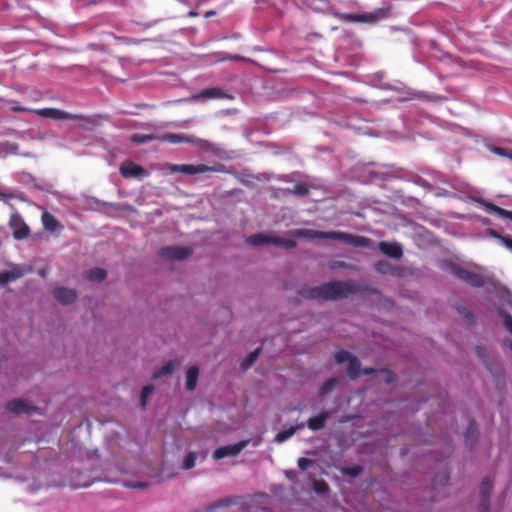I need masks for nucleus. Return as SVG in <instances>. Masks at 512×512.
<instances>
[{
	"instance_id": "12",
	"label": "nucleus",
	"mask_w": 512,
	"mask_h": 512,
	"mask_svg": "<svg viewBox=\"0 0 512 512\" xmlns=\"http://www.w3.org/2000/svg\"><path fill=\"white\" fill-rule=\"evenodd\" d=\"M72 117H70L69 120H76L78 121L77 127L80 129H84L87 131L93 130L95 127H97L100 122V116L94 115V116H85V115H78V114H71Z\"/></svg>"
},
{
	"instance_id": "16",
	"label": "nucleus",
	"mask_w": 512,
	"mask_h": 512,
	"mask_svg": "<svg viewBox=\"0 0 512 512\" xmlns=\"http://www.w3.org/2000/svg\"><path fill=\"white\" fill-rule=\"evenodd\" d=\"M379 249L390 258L399 259L403 255L402 247L397 243L382 241L379 243Z\"/></svg>"
},
{
	"instance_id": "37",
	"label": "nucleus",
	"mask_w": 512,
	"mask_h": 512,
	"mask_svg": "<svg viewBox=\"0 0 512 512\" xmlns=\"http://www.w3.org/2000/svg\"><path fill=\"white\" fill-rule=\"evenodd\" d=\"M197 459V453L196 452H189L182 464V469L184 470H190L195 466V462Z\"/></svg>"
},
{
	"instance_id": "13",
	"label": "nucleus",
	"mask_w": 512,
	"mask_h": 512,
	"mask_svg": "<svg viewBox=\"0 0 512 512\" xmlns=\"http://www.w3.org/2000/svg\"><path fill=\"white\" fill-rule=\"evenodd\" d=\"M492 491V483L489 478L483 479L480 484L481 501L479 505V512H489V496Z\"/></svg>"
},
{
	"instance_id": "1",
	"label": "nucleus",
	"mask_w": 512,
	"mask_h": 512,
	"mask_svg": "<svg viewBox=\"0 0 512 512\" xmlns=\"http://www.w3.org/2000/svg\"><path fill=\"white\" fill-rule=\"evenodd\" d=\"M359 291L353 281H332L320 286L304 289L301 296L313 300H339Z\"/></svg>"
},
{
	"instance_id": "11",
	"label": "nucleus",
	"mask_w": 512,
	"mask_h": 512,
	"mask_svg": "<svg viewBox=\"0 0 512 512\" xmlns=\"http://www.w3.org/2000/svg\"><path fill=\"white\" fill-rule=\"evenodd\" d=\"M120 173L124 178H143L148 176V172L141 166L126 161L120 166Z\"/></svg>"
},
{
	"instance_id": "52",
	"label": "nucleus",
	"mask_w": 512,
	"mask_h": 512,
	"mask_svg": "<svg viewBox=\"0 0 512 512\" xmlns=\"http://www.w3.org/2000/svg\"><path fill=\"white\" fill-rule=\"evenodd\" d=\"M338 266H339V267H344V266H346V264H345L344 262H339V263H338Z\"/></svg>"
},
{
	"instance_id": "47",
	"label": "nucleus",
	"mask_w": 512,
	"mask_h": 512,
	"mask_svg": "<svg viewBox=\"0 0 512 512\" xmlns=\"http://www.w3.org/2000/svg\"><path fill=\"white\" fill-rule=\"evenodd\" d=\"M376 372H378V370H376L374 368H365L363 370V373L366 374V375H373Z\"/></svg>"
},
{
	"instance_id": "49",
	"label": "nucleus",
	"mask_w": 512,
	"mask_h": 512,
	"mask_svg": "<svg viewBox=\"0 0 512 512\" xmlns=\"http://www.w3.org/2000/svg\"><path fill=\"white\" fill-rule=\"evenodd\" d=\"M12 110L14 112H23V111H26V109L24 107H21L19 105H15V106H12Z\"/></svg>"
},
{
	"instance_id": "34",
	"label": "nucleus",
	"mask_w": 512,
	"mask_h": 512,
	"mask_svg": "<svg viewBox=\"0 0 512 512\" xmlns=\"http://www.w3.org/2000/svg\"><path fill=\"white\" fill-rule=\"evenodd\" d=\"M153 140H158V136L151 134H133L131 136V141L137 144H144Z\"/></svg>"
},
{
	"instance_id": "3",
	"label": "nucleus",
	"mask_w": 512,
	"mask_h": 512,
	"mask_svg": "<svg viewBox=\"0 0 512 512\" xmlns=\"http://www.w3.org/2000/svg\"><path fill=\"white\" fill-rule=\"evenodd\" d=\"M391 16V5L387 4L384 7L377 8L372 12L367 13H346L341 16V19L347 22L355 23H369L374 24L381 20L387 19Z\"/></svg>"
},
{
	"instance_id": "21",
	"label": "nucleus",
	"mask_w": 512,
	"mask_h": 512,
	"mask_svg": "<svg viewBox=\"0 0 512 512\" xmlns=\"http://www.w3.org/2000/svg\"><path fill=\"white\" fill-rule=\"evenodd\" d=\"M199 369L197 366H191L186 373V388L193 391L197 385Z\"/></svg>"
},
{
	"instance_id": "5",
	"label": "nucleus",
	"mask_w": 512,
	"mask_h": 512,
	"mask_svg": "<svg viewBox=\"0 0 512 512\" xmlns=\"http://www.w3.org/2000/svg\"><path fill=\"white\" fill-rule=\"evenodd\" d=\"M450 272L462 280L463 282L469 284L472 287L480 288L485 284L484 277L476 272L467 270L457 264L450 263L449 264Z\"/></svg>"
},
{
	"instance_id": "51",
	"label": "nucleus",
	"mask_w": 512,
	"mask_h": 512,
	"mask_svg": "<svg viewBox=\"0 0 512 512\" xmlns=\"http://www.w3.org/2000/svg\"><path fill=\"white\" fill-rule=\"evenodd\" d=\"M188 16H189V17H196V16H198V13H197V12H195V11H189V12H188Z\"/></svg>"
},
{
	"instance_id": "10",
	"label": "nucleus",
	"mask_w": 512,
	"mask_h": 512,
	"mask_svg": "<svg viewBox=\"0 0 512 512\" xmlns=\"http://www.w3.org/2000/svg\"><path fill=\"white\" fill-rule=\"evenodd\" d=\"M248 445L247 440H242L233 445H226L217 448L213 453V458L215 460H220L225 457L236 456L238 455L246 446Z\"/></svg>"
},
{
	"instance_id": "35",
	"label": "nucleus",
	"mask_w": 512,
	"mask_h": 512,
	"mask_svg": "<svg viewBox=\"0 0 512 512\" xmlns=\"http://www.w3.org/2000/svg\"><path fill=\"white\" fill-rule=\"evenodd\" d=\"M338 380L337 378H330L326 380L319 389V395L324 396L328 393H330L336 386Z\"/></svg>"
},
{
	"instance_id": "27",
	"label": "nucleus",
	"mask_w": 512,
	"mask_h": 512,
	"mask_svg": "<svg viewBox=\"0 0 512 512\" xmlns=\"http://www.w3.org/2000/svg\"><path fill=\"white\" fill-rule=\"evenodd\" d=\"M475 351H476V354L477 356L480 358V360L485 364V366L487 367V369L491 372V373H496V369L494 368V363H491L489 361V357H488V354H487V351L484 347L482 346H476L475 348Z\"/></svg>"
},
{
	"instance_id": "53",
	"label": "nucleus",
	"mask_w": 512,
	"mask_h": 512,
	"mask_svg": "<svg viewBox=\"0 0 512 512\" xmlns=\"http://www.w3.org/2000/svg\"><path fill=\"white\" fill-rule=\"evenodd\" d=\"M229 59H230V60H233V59H236V57H230Z\"/></svg>"
},
{
	"instance_id": "4",
	"label": "nucleus",
	"mask_w": 512,
	"mask_h": 512,
	"mask_svg": "<svg viewBox=\"0 0 512 512\" xmlns=\"http://www.w3.org/2000/svg\"><path fill=\"white\" fill-rule=\"evenodd\" d=\"M224 169V166L218 164L217 166H208L206 164H170L168 170L171 173H183L186 175H194L205 172H220Z\"/></svg>"
},
{
	"instance_id": "22",
	"label": "nucleus",
	"mask_w": 512,
	"mask_h": 512,
	"mask_svg": "<svg viewBox=\"0 0 512 512\" xmlns=\"http://www.w3.org/2000/svg\"><path fill=\"white\" fill-rule=\"evenodd\" d=\"M304 427V423L297 424L295 426H291L288 429L279 431L275 436V442L282 443L292 437L298 429Z\"/></svg>"
},
{
	"instance_id": "20",
	"label": "nucleus",
	"mask_w": 512,
	"mask_h": 512,
	"mask_svg": "<svg viewBox=\"0 0 512 512\" xmlns=\"http://www.w3.org/2000/svg\"><path fill=\"white\" fill-rule=\"evenodd\" d=\"M42 223L44 228L50 232H55L61 228L59 221L49 212H44L42 214Z\"/></svg>"
},
{
	"instance_id": "32",
	"label": "nucleus",
	"mask_w": 512,
	"mask_h": 512,
	"mask_svg": "<svg viewBox=\"0 0 512 512\" xmlns=\"http://www.w3.org/2000/svg\"><path fill=\"white\" fill-rule=\"evenodd\" d=\"M222 95V90L220 88H208L202 90L199 94L195 96V99H214L219 98Z\"/></svg>"
},
{
	"instance_id": "45",
	"label": "nucleus",
	"mask_w": 512,
	"mask_h": 512,
	"mask_svg": "<svg viewBox=\"0 0 512 512\" xmlns=\"http://www.w3.org/2000/svg\"><path fill=\"white\" fill-rule=\"evenodd\" d=\"M125 486L127 488L136 489V488H145L147 486V484L144 482H127V483H125Z\"/></svg>"
},
{
	"instance_id": "46",
	"label": "nucleus",
	"mask_w": 512,
	"mask_h": 512,
	"mask_svg": "<svg viewBox=\"0 0 512 512\" xmlns=\"http://www.w3.org/2000/svg\"><path fill=\"white\" fill-rule=\"evenodd\" d=\"M381 372H385L387 374V378H386V382L387 383H392L396 380V374L391 372V371H388V370H381Z\"/></svg>"
},
{
	"instance_id": "25",
	"label": "nucleus",
	"mask_w": 512,
	"mask_h": 512,
	"mask_svg": "<svg viewBox=\"0 0 512 512\" xmlns=\"http://www.w3.org/2000/svg\"><path fill=\"white\" fill-rule=\"evenodd\" d=\"M301 3L316 12H324L328 7L327 0H301Z\"/></svg>"
},
{
	"instance_id": "42",
	"label": "nucleus",
	"mask_w": 512,
	"mask_h": 512,
	"mask_svg": "<svg viewBox=\"0 0 512 512\" xmlns=\"http://www.w3.org/2000/svg\"><path fill=\"white\" fill-rule=\"evenodd\" d=\"M459 314L467 320L469 324H472L474 321L473 314L466 307H457Z\"/></svg>"
},
{
	"instance_id": "2",
	"label": "nucleus",
	"mask_w": 512,
	"mask_h": 512,
	"mask_svg": "<svg viewBox=\"0 0 512 512\" xmlns=\"http://www.w3.org/2000/svg\"><path fill=\"white\" fill-rule=\"evenodd\" d=\"M299 235H311L313 237H317L320 239H331V240H337L345 242L349 245H352L354 247H369L372 243L371 239L359 236V235H353L346 232L341 231H313V230H304L300 231Z\"/></svg>"
},
{
	"instance_id": "24",
	"label": "nucleus",
	"mask_w": 512,
	"mask_h": 512,
	"mask_svg": "<svg viewBox=\"0 0 512 512\" xmlns=\"http://www.w3.org/2000/svg\"><path fill=\"white\" fill-rule=\"evenodd\" d=\"M283 194H292L300 197H305L309 194V187L306 183L300 182L294 185L292 189L287 188L283 190Z\"/></svg>"
},
{
	"instance_id": "18",
	"label": "nucleus",
	"mask_w": 512,
	"mask_h": 512,
	"mask_svg": "<svg viewBox=\"0 0 512 512\" xmlns=\"http://www.w3.org/2000/svg\"><path fill=\"white\" fill-rule=\"evenodd\" d=\"M330 417V412L324 411L316 416L307 420V427L312 431H318L325 427L327 420Z\"/></svg>"
},
{
	"instance_id": "6",
	"label": "nucleus",
	"mask_w": 512,
	"mask_h": 512,
	"mask_svg": "<svg viewBox=\"0 0 512 512\" xmlns=\"http://www.w3.org/2000/svg\"><path fill=\"white\" fill-rule=\"evenodd\" d=\"M247 243L254 245V246H260V245H267V244H274L277 246H283L285 248H294L296 246L295 241L290 239H283L280 237H273L268 236L262 233L254 234L250 236L247 239Z\"/></svg>"
},
{
	"instance_id": "43",
	"label": "nucleus",
	"mask_w": 512,
	"mask_h": 512,
	"mask_svg": "<svg viewBox=\"0 0 512 512\" xmlns=\"http://www.w3.org/2000/svg\"><path fill=\"white\" fill-rule=\"evenodd\" d=\"M313 463H314V462H313V460L308 459V458H304V457L299 458V459H298V462H297L298 467H299L301 470H306L307 468H309L310 466H312V465H313Z\"/></svg>"
},
{
	"instance_id": "39",
	"label": "nucleus",
	"mask_w": 512,
	"mask_h": 512,
	"mask_svg": "<svg viewBox=\"0 0 512 512\" xmlns=\"http://www.w3.org/2000/svg\"><path fill=\"white\" fill-rule=\"evenodd\" d=\"M153 389L154 388L152 385H146L142 388V391H141V406H142V408H145V406L147 404V399L152 394Z\"/></svg>"
},
{
	"instance_id": "50",
	"label": "nucleus",
	"mask_w": 512,
	"mask_h": 512,
	"mask_svg": "<svg viewBox=\"0 0 512 512\" xmlns=\"http://www.w3.org/2000/svg\"><path fill=\"white\" fill-rule=\"evenodd\" d=\"M213 15H215V12H214V11H212V10H211V11H207V12L204 14V16H205L206 18L211 17V16H213Z\"/></svg>"
},
{
	"instance_id": "15",
	"label": "nucleus",
	"mask_w": 512,
	"mask_h": 512,
	"mask_svg": "<svg viewBox=\"0 0 512 512\" xmlns=\"http://www.w3.org/2000/svg\"><path fill=\"white\" fill-rule=\"evenodd\" d=\"M7 409L15 414H31L36 410V407L30 405L27 401L22 399L12 400L7 403Z\"/></svg>"
},
{
	"instance_id": "14",
	"label": "nucleus",
	"mask_w": 512,
	"mask_h": 512,
	"mask_svg": "<svg viewBox=\"0 0 512 512\" xmlns=\"http://www.w3.org/2000/svg\"><path fill=\"white\" fill-rule=\"evenodd\" d=\"M53 296L59 303L68 305L75 301L77 294L73 289L58 287L54 289Z\"/></svg>"
},
{
	"instance_id": "17",
	"label": "nucleus",
	"mask_w": 512,
	"mask_h": 512,
	"mask_svg": "<svg viewBox=\"0 0 512 512\" xmlns=\"http://www.w3.org/2000/svg\"><path fill=\"white\" fill-rule=\"evenodd\" d=\"M37 114L49 119L55 120H69L71 113L65 112L57 108H43L37 111Z\"/></svg>"
},
{
	"instance_id": "44",
	"label": "nucleus",
	"mask_w": 512,
	"mask_h": 512,
	"mask_svg": "<svg viewBox=\"0 0 512 512\" xmlns=\"http://www.w3.org/2000/svg\"><path fill=\"white\" fill-rule=\"evenodd\" d=\"M361 472L362 468L359 466L350 467L345 470V473L352 477H357L358 475L361 474Z\"/></svg>"
},
{
	"instance_id": "31",
	"label": "nucleus",
	"mask_w": 512,
	"mask_h": 512,
	"mask_svg": "<svg viewBox=\"0 0 512 512\" xmlns=\"http://www.w3.org/2000/svg\"><path fill=\"white\" fill-rule=\"evenodd\" d=\"M176 367V361L170 360L163 365L158 371L154 372L153 379H158L162 376L170 375L173 373Z\"/></svg>"
},
{
	"instance_id": "48",
	"label": "nucleus",
	"mask_w": 512,
	"mask_h": 512,
	"mask_svg": "<svg viewBox=\"0 0 512 512\" xmlns=\"http://www.w3.org/2000/svg\"><path fill=\"white\" fill-rule=\"evenodd\" d=\"M493 151L496 153V154H499V155H506L505 153V149L501 148V147H495L493 149Z\"/></svg>"
},
{
	"instance_id": "38",
	"label": "nucleus",
	"mask_w": 512,
	"mask_h": 512,
	"mask_svg": "<svg viewBox=\"0 0 512 512\" xmlns=\"http://www.w3.org/2000/svg\"><path fill=\"white\" fill-rule=\"evenodd\" d=\"M352 357L353 355L350 352L346 350H340L335 353L334 359L336 363L342 364L344 362H348Z\"/></svg>"
},
{
	"instance_id": "41",
	"label": "nucleus",
	"mask_w": 512,
	"mask_h": 512,
	"mask_svg": "<svg viewBox=\"0 0 512 512\" xmlns=\"http://www.w3.org/2000/svg\"><path fill=\"white\" fill-rule=\"evenodd\" d=\"M500 315L503 319V323L507 331H509L512 334V316L504 311L500 312Z\"/></svg>"
},
{
	"instance_id": "36",
	"label": "nucleus",
	"mask_w": 512,
	"mask_h": 512,
	"mask_svg": "<svg viewBox=\"0 0 512 512\" xmlns=\"http://www.w3.org/2000/svg\"><path fill=\"white\" fill-rule=\"evenodd\" d=\"M260 353V349H256L248 354V356L241 363V367L243 370H247L250 368L253 363L257 360Z\"/></svg>"
},
{
	"instance_id": "26",
	"label": "nucleus",
	"mask_w": 512,
	"mask_h": 512,
	"mask_svg": "<svg viewBox=\"0 0 512 512\" xmlns=\"http://www.w3.org/2000/svg\"><path fill=\"white\" fill-rule=\"evenodd\" d=\"M360 372H361L360 361L357 359V357H355L353 355V357L348 361V369H347L348 376L354 380V379L358 378Z\"/></svg>"
},
{
	"instance_id": "33",
	"label": "nucleus",
	"mask_w": 512,
	"mask_h": 512,
	"mask_svg": "<svg viewBox=\"0 0 512 512\" xmlns=\"http://www.w3.org/2000/svg\"><path fill=\"white\" fill-rule=\"evenodd\" d=\"M106 271L101 268H93L87 271V279L94 282H101L106 278Z\"/></svg>"
},
{
	"instance_id": "28",
	"label": "nucleus",
	"mask_w": 512,
	"mask_h": 512,
	"mask_svg": "<svg viewBox=\"0 0 512 512\" xmlns=\"http://www.w3.org/2000/svg\"><path fill=\"white\" fill-rule=\"evenodd\" d=\"M477 433H478V430H477L476 422L472 420L469 422V424L466 428L465 434H464L465 442L467 445L472 446L473 442L476 440Z\"/></svg>"
},
{
	"instance_id": "30",
	"label": "nucleus",
	"mask_w": 512,
	"mask_h": 512,
	"mask_svg": "<svg viewBox=\"0 0 512 512\" xmlns=\"http://www.w3.org/2000/svg\"><path fill=\"white\" fill-rule=\"evenodd\" d=\"M374 269L380 274H396V268L393 267L389 262L387 261H377L374 264Z\"/></svg>"
},
{
	"instance_id": "19",
	"label": "nucleus",
	"mask_w": 512,
	"mask_h": 512,
	"mask_svg": "<svg viewBox=\"0 0 512 512\" xmlns=\"http://www.w3.org/2000/svg\"><path fill=\"white\" fill-rule=\"evenodd\" d=\"M23 275V270L20 267H15L11 271L0 272V285H6L9 282L22 277Z\"/></svg>"
},
{
	"instance_id": "7",
	"label": "nucleus",
	"mask_w": 512,
	"mask_h": 512,
	"mask_svg": "<svg viewBox=\"0 0 512 512\" xmlns=\"http://www.w3.org/2000/svg\"><path fill=\"white\" fill-rule=\"evenodd\" d=\"M158 140L162 142H169L172 144L178 143H191L197 144L201 148H208L210 145L207 140L199 139L194 136L184 135V134H176V133H166L161 136H158Z\"/></svg>"
},
{
	"instance_id": "9",
	"label": "nucleus",
	"mask_w": 512,
	"mask_h": 512,
	"mask_svg": "<svg viewBox=\"0 0 512 512\" xmlns=\"http://www.w3.org/2000/svg\"><path fill=\"white\" fill-rule=\"evenodd\" d=\"M9 226L13 230V237L16 240H23L30 234L28 225L24 222L23 218L18 213L11 215Z\"/></svg>"
},
{
	"instance_id": "23",
	"label": "nucleus",
	"mask_w": 512,
	"mask_h": 512,
	"mask_svg": "<svg viewBox=\"0 0 512 512\" xmlns=\"http://www.w3.org/2000/svg\"><path fill=\"white\" fill-rule=\"evenodd\" d=\"M484 208L489 213H494L500 217L508 218V219L512 220V211L503 209L493 203H488V202L484 203Z\"/></svg>"
},
{
	"instance_id": "8",
	"label": "nucleus",
	"mask_w": 512,
	"mask_h": 512,
	"mask_svg": "<svg viewBox=\"0 0 512 512\" xmlns=\"http://www.w3.org/2000/svg\"><path fill=\"white\" fill-rule=\"evenodd\" d=\"M159 254L168 260H183L192 254V249L184 246H166L160 249Z\"/></svg>"
},
{
	"instance_id": "40",
	"label": "nucleus",
	"mask_w": 512,
	"mask_h": 512,
	"mask_svg": "<svg viewBox=\"0 0 512 512\" xmlns=\"http://www.w3.org/2000/svg\"><path fill=\"white\" fill-rule=\"evenodd\" d=\"M313 488L317 493H326L329 490V486L324 480L314 481Z\"/></svg>"
},
{
	"instance_id": "29",
	"label": "nucleus",
	"mask_w": 512,
	"mask_h": 512,
	"mask_svg": "<svg viewBox=\"0 0 512 512\" xmlns=\"http://www.w3.org/2000/svg\"><path fill=\"white\" fill-rule=\"evenodd\" d=\"M487 234L501 242L503 246H505L509 251L512 252V237L510 236H503L500 233H498L496 230L489 229L487 230Z\"/></svg>"
}]
</instances>
